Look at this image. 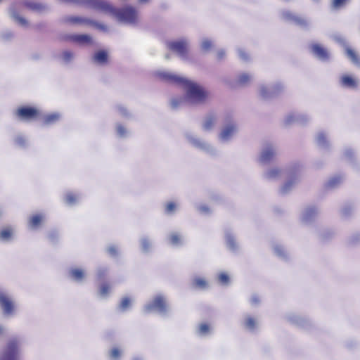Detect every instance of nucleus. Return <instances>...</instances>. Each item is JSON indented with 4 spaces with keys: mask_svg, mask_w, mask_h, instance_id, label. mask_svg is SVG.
<instances>
[{
    "mask_svg": "<svg viewBox=\"0 0 360 360\" xmlns=\"http://www.w3.org/2000/svg\"><path fill=\"white\" fill-rule=\"evenodd\" d=\"M160 77L168 83L184 87L188 98L194 103H202L207 97V92L200 86L185 78L170 73H161Z\"/></svg>",
    "mask_w": 360,
    "mask_h": 360,
    "instance_id": "f257e3e1",
    "label": "nucleus"
},
{
    "mask_svg": "<svg viewBox=\"0 0 360 360\" xmlns=\"http://www.w3.org/2000/svg\"><path fill=\"white\" fill-rule=\"evenodd\" d=\"M20 342L18 339H9L3 347L0 360H20Z\"/></svg>",
    "mask_w": 360,
    "mask_h": 360,
    "instance_id": "f03ea898",
    "label": "nucleus"
},
{
    "mask_svg": "<svg viewBox=\"0 0 360 360\" xmlns=\"http://www.w3.org/2000/svg\"><path fill=\"white\" fill-rule=\"evenodd\" d=\"M15 114L20 120L28 121L36 119L38 117L39 112L35 108L22 106L16 110Z\"/></svg>",
    "mask_w": 360,
    "mask_h": 360,
    "instance_id": "7ed1b4c3",
    "label": "nucleus"
},
{
    "mask_svg": "<svg viewBox=\"0 0 360 360\" xmlns=\"http://www.w3.org/2000/svg\"><path fill=\"white\" fill-rule=\"evenodd\" d=\"M167 47L169 50L176 52L181 57H185L187 55L188 44L184 40L169 41L167 43Z\"/></svg>",
    "mask_w": 360,
    "mask_h": 360,
    "instance_id": "20e7f679",
    "label": "nucleus"
},
{
    "mask_svg": "<svg viewBox=\"0 0 360 360\" xmlns=\"http://www.w3.org/2000/svg\"><path fill=\"white\" fill-rule=\"evenodd\" d=\"M65 41H70L72 42H75L80 45H87L91 44L93 42L92 38L91 36L88 34H72L65 36L64 37Z\"/></svg>",
    "mask_w": 360,
    "mask_h": 360,
    "instance_id": "39448f33",
    "label": "nucleus"
},
{
    "mask_svg": "<svg viewBox=\"0 0 360 360\" xmlns=\"http://www.w3.org/2000/svg\"><path fill=\"white\" fill-rule=\"evenodd\" d=\"M0 304L5 314H11L14 311L13 301L5 294L0 293Z\"/></svg>",
    "mask_w": 360,
    "mask_h": 360,
    "instance_id": "423d86ee",
    "label": "nucleus"
},
{
    "mask_svg": "<svg viewBox=\"0 0 360 360\" xmlns=\"http://www.w3.org/2000/svg\"><path fill=\"white\" fill-rule=\"evenodd\" d=\"M156 309L159 311L165 312L167 309V304L165 299L161 296L156 297L153 303L147 307L148 310Z\"/></svg>",
    "mask_w": 360,
    "mask_h": 360,
    "instance_id": "0eeeda50",
    "label": "nucleus"
},
{
    "mask_svg": "<svg viewBox=\"0 0 360 360\" xmlns=\"http://www.w3.org/2000/svg\"><path fill=\"white\" fill-rule=\"evenodd\" d=\"M282 17L284 20H285L287 21L293 22L297 25H306L307 24L304 19L292 13L290 11H283L282 13Z\"/></svg>",
    "mask_w": 360,
    "mask_h": 360,
    "instance_id": "6e6552de",
    "label": "nucleus"
},
{
    "mask_svg": "<svg viewBox=\"0 0 360 360\" xmlns=\"http://www.w3.org/2000/svg\"><path fill=\"white\" fill-rule=\"evenodd\" d=\"M89 21L91 20L77 16H68L64 19L65 23L72 25H89Z\"/></svg>",
    "mask_w": 360,
    "mask_h": 360,
    "instance_id": "1a4fd4ad",
    "label": "nucleus"
},
{
    "mask_svg": "<svg viewBox=\"0 0 360 360\" xmlns=\"http://www.w3.org/2000/svg\"><path fill=\"white\" fill-rule=\"evenodd\" d=\"M340 83L343 86L347 88L354 89L357 86L356 79L348 75H345L341 77Z\"/></svg>",
    "mask_w": 360,
    "mask_h": 360,
    "instance_id": "9d476101",
    "label": "nucleus"
},
{
    "mask_svg": "<svg viewBox=\"0 0 360 360\" xmlns=\"http://www.w3.org/2000/svg\"><path fill=\"white\" fill-rule=\"evenodd\" d=\"M312 51L321 60H326L328 58V53L327 51L319 46V44H314L311 47Z\"/></svg>",
    "mask_w": 360,
    "mask_h": 360,
    "instance_id": "9b49d317",
    "label": "nucleus"
},
{
    "mask_svg": "<svg viewBox=\"0 0 360 360\" xmlns=\"http://www.w3.org/2000/svg\"><path fill=\"white\" fill-rule=\"evenodd\" d=\"M275 155L274 150L271 148H268L264 150L260 157V161L262 162H267L270 161Z\"/></svg>",
    "mask_w": 360,
    "mask_h": 360,
    "instance_id": "f8f14e48",
    "label": "nucleus"
},
{
    "mask_svg": "<svg viewBox=\"0 0 360 360\" xmlns=\"http://www.w3.org/2000/svg\"><path fill=\"white\" fill-rule=\"evenodd\" d=\"M94 59L98 63H105L108 61V54L106 51L103 50L98 51L97 53H95Z\"/></svg>",
    "mask_w": 360,
    "mask_h": 360,
    "instance_id": "ddd939ff",
    "label": "nucleus"
},
{
    "mask_svg": "<svg viewBox=\"0 0 360 360\" xmlns=\"http://www.w3.org/2000/svg\"><path fill=\"white\" fill-rule=\"evenodd\" d=\"M235 131L236 127L234 125L227 126L225 129L222 130L220 136L222 139L226 140L235 132Z\"/></svg>",
    "mask_w": 360,
    "mask_h": 360,
    "instance_id": "4468645a",
    "label": "nucleus"
},
{
    "mask_svg": "<svg viewBox=\"0 0 360 360\" xmlns=\"http://www.w3.org/2000/svg\"><path fill=\"white\" fill-rule=\"evenodd\" d=\"M346 54L347 57L354 63L356 64L359 63V58L358 56V54L356 53L354 50L352 49L347 47L346 49Z\"/></svg>",
    "mask_w": 360,
    "mask_h": 360,
    "instance_id": "2eb2a0df",
    "label": "nucleus"
},
{
    "mask_svg": "<svg viewBox=\"0 0 360 360\" xmlns=\"http://www.w3.org/2000/svg\"><path fill=\"white\" fill-rule=\"evenodd\" d=\"M43 220V217L41 214H35L30 217V224L32 227L36 228L39 226Z\"/></svg>",
    "mask_w": 360,
    "mask_h": 360,
    "instance_id": "dca6fc26",
    "label": "nucleus"
},
{
    "mask_svg": "<svg viewBox=\"0 0 360 360\" xmlns=\"http://www.w3.org/2000/svg\"><path fill=\"white\" fill-rule=\"evenodd\" d=\"M70 275L76 281H82L84 277V273L80 269H72Z\"/></svg>",
    "mask_w": 360,
    "mask_h": 360,
    "instance_id": "f3484780",
    "label": "nucleus"
},
{
    "mask_svg": "<svg viewBox=\"0 0 360 360\" xmlns=\"http://www.w3.org/2000/svg\"><path fill=\"white\" fill-rule=\"evenodd\" d=\"M193 285L195 288L199 289H205L208 286L207 282L202 278H195L193 280Z\"/></svg>",
    "mask_w": 360,
    "mask_h": 360,
    "instance_id": "a211bd4d",
    "label": "nucleus"
},
{
    "mask_svg": "<svg viewBox=\"0 0 360 360\" xmlns=\"http://www.w3.org/2000/svg\"><path fill=\"white\" fill-rule=\"evenodd\" d=\"M58 118L59 115L57 114L48 115L44 118V122L46 124H49L55 122Z\"/></svg>",
    "mask_w": 360,
    "mask_h": 360,
    "instance_id": "6ab92c4d",
    "label": "nucleus"
},
{
    "mask_svg": "<svg viewBox=\"0 0 360 360\" xmlns=\"http://www.w3.org/2000/svg\"><path fill=\"white\" fill-rule=\"evenodd\" d=\"M12 231L10 229H4L0 232V238L7 240L11 238Z\"/></svg>",
    "mask_w": 360,
    "mask_h": 360,
    "instance_id": "aec40b11",
    "label": "nucleus"
},
{
    "mask_svg": "<svg viewBox=\"0 0 360 360\" xmlns=\"http://www.w3.org/2000/svg\"><path fill=\"white\" fill-rule=\"evenodd\" d=\"M257 325L256 321L252 317H248L245 321V326L247 328L250 330H253L255 328Z\"/></svg>",
    "mask_w": 360,
    "mask_h": 360,
    "instance_id": "412c9836",
    "label": "nucleus"
},
{
    "mask_svg": "<svg viewBox=\"0 0 360 360\" xmlns=\"http://www.w3.org/2000/svg\"><path fill=\"white\" fill-rule=\"evenodd\" d=\"M89 25L94 26L95 27H96L97 29H98L101 31H103V32L108 31V27L106 25L99 23L96 21L91 20V21H89Z\"/></svg>",
    "mask_w": 360,
    "mask_h": 360,
    "instance_id": "4be33fe9",
    "label": "nucleus"
},
{
    "mask_svg": "<svg viewBox=\"0 0 360 360\" xmlns=\"http://www.w3.org/2000/svg\"><path fill=\"white\" fill-rule=\"evenodd\" d=\"M348 0H333L332 6L333 8L338 9L344 6Z\"/></svg>",
    "mask_w": 360,
    "mask_h": 360,
    "instance_id": "5701e85b",
    "label": "nucleus"
},
{
    "mask_svg": "<svg viewBox=\"0 0 360 360\" xmlns=\"http://www.w3.org/2000/svg\"><path fill=\"white\" fill-rule=\"evenodd\" d=\"M130 299L129 297H124L120 302V307L122 310H126L130 306Z\"/></svg>",
    "mask_w": 360,
    "mask_h": 360,
    "instance_id": "b1692460",
    "label": "nucleus"
},
{
    "mask_svg": "<svg viewBox=\"0 0 360 360\" xmlns=\"http://www.w3.org/2000/svg\"><path fill=\"white\" fill-rule=\"evenodd\" d=\"M219 281L223 284H227L229 281V276L225 273H221L218 276Z\"/></svg>",
    "mask_w": 360,
    "mask_h": 360,
    "instance_id": "393cba45",
    "label": "nucleus"
},
{
    "mask_svg": "<svg viewBox=\"0 0 360 360\" xmlns=\"http://www.w3.org/2000/svg\"><path fill=\"white\" fill-rule=\"evenodd\" d=\"M63 59L65 62H69L73 58V53L70 51H65L63 53Z\"/></svg>",
    "mask_w": 360,
    "mask_h": 360,
    "instance_id": "a878e982",
    "label": "nucleus"
},
{
    "mask_svg": "<svg viewBox=\"0 0 360 360\" xmlns=\"http://www.w3.org/2000/svg\"><path fill=\"white\" fill-rule=\"evenodd\" d=\"M120 354H121V352L117 347L112 348L111 352H110V356H111V358L115 359H118L120 356Z\"/></svg>",
    "mask_w": 360,
    "mask_h": 360,
    "instance_id": "bb28decb",
    "label": "nucleus"
},
{
    "mask_svg": "<svg viewBox=\"0 0 360 360\" xmlns=\"http://www.w3.org/2000/svg\"><path fill=\"white\" fill-rule=\"evenodd\" d=\"M181 241V238L180 236L176 234V233H174V234H172L171 236H170V242L173 245H177L180 243Z\"/></svg>",
    "mask_w": 360,
    "mask_h": 360,
    "instance_id": "cd10ccee",
    "label": "nucleus"
},
{
    "mask_svg": "<svg viewBox=\"0 0 360 360\" xmlns=\"http://www.w3.org/2000/svg\"><path fill=\"white\" fill-rule=\"evenodd\" d=\"M210 327L207 323H202L199 326V332L201 334H206L209 332Z\"/></svg>",
    "mask_w": 360,
    "mask_h": 360,
    "instance_id": "c85d7f7f",
    "label": "nucleus"
},
{
    "mask_svg": "<svg viewBox=\"0 0 360 360\" xmlns=\"http://www.w3.org/2000/svg\"><path fill=\"white\" fill-rule=\"evenodd\" d=\"M214 120L212 117H209L206 120V121L204 123V128L205 129H210L214 124Z\"/></svg>",
    "mask_w": 360,
    "mask_h": 360,
    "instance_id": "c756f323",
    "label": "nucleus"
},
{
    "mask_svg": "<svg viewBox=\"0 0 360 360\" xmlns=\"http://www.w3.org/2000/svg\"><path fill=\"white\" fill-rule=\"evenodd\" d=\"M176 205L173 202H169L167 204L165 210L167 213H172L175 210Z\"/></svg>",
    "mask_w": 360,
    "mask_h": 360,
    "instance_id": "7c9ffc66",
    "label": "nucleus"
},
{
    "mask_svg": "<svg viewBox=\"0 0 360 360\" xmlns=\"http://www.w3.org/2000/svg\"><path fill=\"white\" fill-rule=\"evenodd\" d=\"M250 81V76L246 74L241 75L238 78V82L240 84H244Z\"/></svg>",
    "mask_w": 360,
    "mask_h": 360,
    "instance_id": "2f4dec72",
    "label": "nucleus"
},
{
    "mask_svg": "<svg viewBox=\"0 0 360 360\" xmlns=\"http://www.w3.org/2000/svg\"><path fill=\"white\" fill-rule=\"evenodd\" d=\"M110 290V286L108 284H103L101 286L100 293L102 295H105L108 293Z\"/></svg>",
    "mask_w": 360,
    "mask_h": 360,
    "instance_id": "473e14b6",
    "label": "nucleus"
},
{
    "mask_svg": "<svg viewBox=\"0 0 360 360\" xmlns=\"http://www.w3.org/2000/svg\"><path fill=\"white\" fill-rule=\"evenodd\" d=\"M212 47V42L210 40H205L202 43V49L205 51L209 50Z\"/></svg>",
    "mask_w": 360,
    "mask_h": 360,
    "instance_id": "72a5a7b5",
    "label": "nucleus"
},
{
    "mask_svg": "<svg viewBox=\"0 0 360 360\" xmlns=\"http://www.w3.org/2000/svg\"><path fill=\"white\" fill-rule=\"evenodd\" d=\"M66 202L69 204L74 203L76 201V196L73 194H68L66 195Z\"/></svg>",
    "mask_w": 360,
    "mask_h": 360,
    "instance_id": "f704fd0d",
    "label": "nucleus"
},
{
    "mask_svg": "<svg viewBox=\"0 0 360 360\" xmlns=\"http://www.w3.org/2000/svg\"><path fill=\"white\" fill-rule=\"evenodd\" d=\"M341 181V178L340 177H335V178H333L332 179L329 183H328V185L330 186H335V184L340 183Z\"/></svg>",
    "mask_w": 360,
    "mask_h": 360,
    "instance_id": "c9c22d12",
    "label": "nucleus"
},
{
    "mask_svg": "<svg viewBox=\"0 0 360 360\" xmlns=\"http://www.w3.org/2000/svg\"><path fill=\"white\" fill-rule=\"evenodd\" d=\"M30 6L33 10H37V11H41L44 8V7L42 6L37 4H31Z\"/></svg>",
    "mask_w": 360,
    "mask_h": 360,
    "instance_id": "e433bc0d",
    "label": "nucleus"
},
{
    "mask_svg": "<svg viewBox=\"0 0 360 360\" xmlns=\"http://www.w3.org/2000/svg\"><path fill=\"white\" fill-rule=\"evenodd\" d=\"M279 173V170L278 169H272L269 172L268 176L269 177H274Z\"/></svg>",
    "mask_w": 360,
    "mask_h": 360,
    "instance_id": "4c0bfd02",
    "label": "nucleus"
},
{
    "mask_svg": "<svg viewBox=\"0 0 360 360\" xmlns=\"http://www.w3.org/2000/svg\"><path fill=\"white\" fill-rule=\"evenodd\" d=\"M108 252L112 256H115L117 253V249L115 247H110L108 248Z\"/></svg>",
    "mask_w": 360,
    "mask_h": 360,
    "instance_id": "58836bf2",
    "label": "nucleus"
},
{
    "mask_svg": "<svg viewBox=\"0 0 360 360\" xmlns=\"http://www.w3.org/2000/svg\"><path fill=\"white\" fill-rule=\"evenodd\" d=\"M181 101L179 99H174L172 101V106L173 108H176L180 103Z\"/></svg>",
    "mask_w": 360,
    "mask_h": 360,
    "instance_id": "ea45409f",
    "label": "nucleus"
},
{
    "mask_svg": "<svg viewBox=\"0 0 360 360\" xmlns=\"http://www.w3.org/2000/svg\"><path fill=\"white\" fill-rule=\"evenodd\" d=\"M117 131L120 135H123L125 133V129L122 126H119L117 127Z\"/></svg>",
    "mask_w": 360,
    "mask_h": 360,
    "instance_id": "a19ab883",
    "label": "nucleus"
},
{
    "mask_svg": "<svg viewBox=\"0 0 360 360\" xmlns=\"http://www.w3.org/2000/svg\"><path fill=\"white\" fill-rule=\"evenodd\" d=\"M292 183L291 182H288L285 184V186H283V190L284 191H287L291 186Z\"/></svg>",
    "mask_w": 360,
    "mask_h": 360,
    "instance_id": "79ce46f5",
    "label": "nucleus"
},
{
    "mask_svg": "<svg viewBox=\"0 0 360 360\" xmlns=\"http://www.w3.org/2000/svg\"><path fill=\"white\" fill-rule=\"evenodd\" d=\"M224 52H222V51H221V52H219V54H218V56H219V58H223V56H224Z\"/></svg>",
    "mask_w": 360,
    "mask_h": 360,
    "instance_id": "37998d69",
    "label": "nucleus"
},
{
    "mask_svg": "<svg viewBox=\"0 0 360 360\" xmlns=\"http://www.w3.org/2000/svg\"><path fill=\"white\" fill-rule=\"evenodd\" d=\"M4 333V328L2 326H0V335L3 334Z\"/></svg>",
    "mask_w": 360,
    "mask_h": 360,
    "instance_id": "c03bdc74",
    "label": "nucleus"
},
{
    "mask_svg": "<svg viewBox=\"0 0 360 360\" xmlns=\"http://www.w3.org/2000/svg\"><path fill=\"white\" fill-rule=\"evenodd\" d=\"M139 1H141V2H146V1H147L148 0H139Z\"/></svg>",
    "mask_w": 360,
    "mask_h": 360,
    "instance_id": "a18cd8bd",
    "label": "nucleus"
},
{
    "mask_svg": "<svg viewBox=\"0 0 360 360\" xmlns=\"http://www.w3.org/2000/svg\"><path fill=\"white\" fill-rule=\"evenodd\" d=\"M133 360H141V359H139V358H135V359H134Z\"/></svg>",
    "mask_w": 360,
    "mask_h": 360,
    "instance_id": "49530a36",
    "label": "nucleus"
},
{
    "mask_svg": "<svg viewBox=\"0 0 360 360\" xmlns=\"http://www.w3.org/2000/svg\"><path fill=\"white\" fill-rule=\"evenodd\" d=\"M20 21H21L22 22H25V20H22V19H20Z\"/></svg>",
    "mask_w": 360,
    "mask_h": 360,
    "instance_id": "de8ad7c7",
    "label": "nucleus"
},
{
    "mask_svg": "<svg viewBox=\"0 0 360 360\" xmlns=\"http://www.w3.org/2000/svg\"><path fill=\"white\" fill-rule=\"evenodd\" d=\"M253 302H257V300H253Z\"/></svg>",
    "mask_w": 360,
    "mask_h": 360,
    "instance_id": "09e8293b",
    "label": "nucleus"
}]
</instances>
